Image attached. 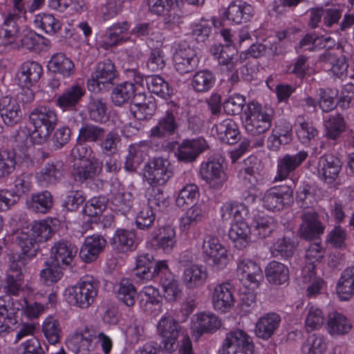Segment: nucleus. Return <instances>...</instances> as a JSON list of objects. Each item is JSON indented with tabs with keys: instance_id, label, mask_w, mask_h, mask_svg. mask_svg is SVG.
<instances>
[{
	"instance_id": "33",
	"label": "nucleus",
	"mask_w": 354,
	"mask_h": 354,
	"mask_svg": "<svg viewBox=\"0 0 354 354\" xmlns=\"http://www.w3.org/2000/svg\"><path fill=\"white\" fill-rule=\"evenodd\" d=\"M250 228L243 221L238 220L232 224L228 232V236L234 247L238 250L245 248L250 242Z\"/></svg>"
},
{
	"instance_id": "54",
	"label": "nucleus",
	"mask_w": 354,
	"mask_h": 354,
	"mask_svg": "<svg viewBox=\"0 0 354 354\" xmlns=\"http://www.w3.org/2000/svg\"><path fill=\"white\" fill-rule=\"evenodd\" d=\"M295 246L290 239H279L272 246L271 252L275 258L288 260L293 256Z\"/></svg>"
},
{
	"instance_id": "23",
	"label": "nucleus",
	"mask_w": 354,
	"mask_h": 354,
	"mask_svg": "<svg viewBox=\"0 0 354 354\" xmlns=\"http://www.w3.org/2000/svg\"><path fill=\"white\" fill-rule=\"evenodd\" d=\"M106 244V240L100 235L93 234L86 237L80 248L79 256L85 263L95 261Z\"/></svg>"
},
{
	"instance_id": "62",
	"label": "nucleus",
	"mask_w": 354,
	"mask_h": 354,
	"mask_svg": "<svg viewBox=\"0 0 354 354\" xmlns=\"http://www.w3.org/2000/svg\"><path fill=\"white\" fill-rule=\"evenodd\" d=\"M198 195V187L194 184L187 185L178 193L176 198V205L183 207L185 205H195V201Z\"/></svg>"
},
{
	"instance_id": "17",
	"label": "nucleus",
	"mask_w": 354,
	"mask_h": 354,
	"mask_svg": "<svg viewBox=\"0 0 354 354\" xmlns=\"http://www.w3.org/2000/svg\"><path fill=\"white\" fill-rule=\"evenodd\" d=\"M118 77V71L115 65L109 59L97 63L95 71L91 74V79L88 80L89 90H95L97 86L100 90V84H113V81Z\"/></svg>"
},
{
	"instance_id": "7",
	"label": "nucleus",
	"mask_w": 354,
	"mask_h": 354,
	"mask_svg": "<svg viewBox=\"0 0 354 354\" xmlns=\"http://www.w3.org/2000/svg\"><path fill=\"white\" fill-rule=\"evenodd\" d=\"M301 223L298 234L301 239L309 241L319 240L324 234L325 225L315 209H306L300 212Z\"/></svg>"
},
{
	"instance_id": "60",
	"label": "nucleus",
	"mask_w": 354,
	"mask_h": 354,
	"mask_svg": "<svg viewBox=\"0 0 354 354\" xmlns=\"http://www.w3.org/2000/svg\"><path fill=\"white\" fill-rule=\"evenodd\" d=\"M319 108L323 112L328 113L336 108L338 101L336 102L337 93L329 88H319L317 93Z\"/></svg>"
},
{
	"instance_id": "29",
	"label": "nucleus",
	"mask_w": 354,
	"mask_h": 354,
	"mask_svg": "<svg viewBox=\"0 0 354 354\" xmlns=\"http://www.w3.org/2000/svg\"><path fill=\"white\" fill-rule=\"evenodd\" d=\"M140 308L147 314H152L159 310L161 299L158 289L152 286L145 287L137 295Z\"/></svg>"
},
{
	"instance_id": "30",
	"label": "nucleus",
	"mask_w": 354,
	"mask_h": 354,
	"mask_svg": "<svg viewBox=\"0 0 354 354\" xmlns=\"http://www.w3.org/2000/svg\"><path fill=\"white\" fill-rule=\"evenodd\" d=\"M47 66L50 73L63 79L71 77L75 73L73 62L62 53L53 55Z\"/></svg>"
},
{
	"instance_id": "21",
	"label": "nucleus",
	"mask_w": 354,
	"mask_h": 354,
	"mask_svg": "<svg viewBox=\"0 0 354 354\" xmlns=\"http://www.w3.org/2000/svg\"><path fill=\"white\" fill-rule=\"evenodd\" d=\"M281 317L276 313H268L259 318L255 324L254 333L257 337L268 340L278 330Z\"/></svg>"
},
{
	"instance_id": "5",
	"label": "nucleus",
	"mask_w": 354,
	"mask_h": 354,
	"mask_svg": "<svg viewBox=\"0 0 354 354\" xmlns=\"http://www.w3.org/2000/svg\"><path fill=\"white\" fill-rule=\"evenodd\" d=\"M293 185L294 182L290 180V185H281L267 190L262 199L263 207L270 211H280L290 207L294 201Z\"/></svg>"
},
{
	"instance_id": "15",
	"label": "nucleus",
	"mask_w": 354,
	"mask_h": 354,
	"mask_svg": "<svg viewBox=\"0 0 354 354\" xmlns=\"http://www.w3.org/2000/svg\"><path fill=\"white\" fill-rule=\"evenodd\" d=\"M158 272L160 273L157 278L163 289L164 298L169 302L178 300L181 295V289L178 281L169 271L167 263H160L157 268Z\"/></svg>"
},
{
	"instance_id": "3",
	"label": "nucleus",
	"mask_w": 354,
	"mask_h": 354,
	"mask_svg": "<svg viewBox=\"0 0 354 354\" xmlns=\"http://www.w3.org/2000/svg\"><path fill=\"white\" fill-rule=\"evenodd\" d=\"M29 121L34 127L30 134L34 144L41 145L49 138L57 123L55 111L46 106L35 108L29 114Z\"/></svg>"
},
{
	"instance_id": "36",
	"label": "nucleus",
	"mask_w": 354,
	"mask_h": 354,
	"mask_svg": "<svg viewBox=\"0 0 354 354\" xmlns=\"http://www.w3.org/2000/svg\"><path fill=\"white\" fill-rule=\"evenodd\" d=\"M207 278V273L202 266L191 265L185 268L182 277L184 285L189 289L202 286Z\"/></svg>"
},
{
	"instance_id": "52",
	"label": "nucleus",
	"mask_w": 354,
	"mask_h": 354,
	"mask_svg": "<svg viewBox=\"0 0 354 354\" xmlns=\"http://www.w3.org/2000/svg\"><path fill=\"white\" fill-rule=\"evenodd\" d=\"M46 268L40 272L41 281L46 286H50L57 283L63 276L64 267L56 265L51 261H45Z\"/></svg>"
},
{
	"instance_id": "9",
	"label": "nucleus",
	"mask_w": 354,
	"mask_h": 354,
	"mask_svg": "<svg viewBox=\"0 0 354 354\" xmlns=\"http://www.w3.org/2000/svg\"><path fill=\"white\" fill-rule=\"evenodd\" d=\"M254 351L252 337L238 329L227 333L218 354H254Z\"/></svg>"
},
{
	"instance_id": "37",
	"label": "nucleus",
	"mask_w": 354,
	"mask_h": 354,
	"mask_svg": "<svg viewBox=\"0 0 354 354\" xmlns=\"http://www.w3.org/2000/svg\"><path fill=\"white\" fill-rule=\"evenodd\" d=\"M64 171V162L55 160L46 163L38 174L37 178L41 183L54 185L61 180Z\"/></svg>"
},
{
	"instance_id": "44",
	"label": "nucleus",
	"mask_w": 354,
	"mask_h": 354,
	"mask_svg": "<svg viewBox=\"0 0 354 354\" xmlns=\"http://www.w3.org/2000/svg\"><path fill=\"white\" fill-rule=\"evenodd\" d=\"M336 289L342 300H348L354 295V266L347 268L342 272Z\"/></svg>"
},
{
	"instance_id": "45",
	"label": "nucleus",
	"mask_w": 354,
	"mask_h": 354,
	"mask_svg": "<svg viewBox=\"0 0 354 354\" xmlns=\"http://www.w3.org/2000/svg\"><path fill=\"white\" fill-rule=\"evenodd\" d=\"M238 272L241 274L242 279H247L255 285H258L263 279V272L260 266L250 259L240 261L238 264Z\"/></svg>"
},
{
	"instance_id": "26",
	"label": "nucleus",
	"mask_w": 354,
	"mask_h": 354,
	"mask_svg": "<svg viewBox=\"0 0 354 354\" xmlns=\"http://www.w3.org/2000/svg\"><path fill=\"white\" fill-rule=\"evenodd\" d=\"M254 15L253 7L241 1L232 2L223 14V19L240 24L249 21Z\"/></svg>"
},
{
	"instance_id": "53",
	"label": "nucleus",
	"mask_w": 354,
	"mask_h": 354,
	"mask_svg": "<svg viewBox=\"0 0 354 354\" xmlns=\"http://www.w3.org/2000/svg\"><path fill=\"white\" fill-rule=\"evenodd\" d=\"M324 125L326 129V138L334 140L337 139L346 129L344 117L339 113L330 115L325 121Z\"/></svg>"
},
{
	"instance_id": "2",
	"label": "nucleus",
	"mask_w": 354,
	"mask_h": 354,
	"mask_svg": "<svg viewBox=\"0 0 354 354\" xmlns=\"http://www.w3.org/2000/svg\"><path fill=\"white\" fill-rule=\"evenodd\" d=\"M245 114V127L247 132L253 136H260L251 140L250 144L254 147H262L264 144L262 134L271 127L274 110L269 106H262L258 102H251L247 104Z\"/></svg>"
},
{
	"instance_id": "16",
	"label": "nucleus",
	"mask_w": 354,
	"mask_h": 354,
	"mask_svg": "<svg viewBox=\"0 0 354 354\" xmlns=\"http://www.w3.org/2000/svg\"><path fill=\"white\" fill-rule=\"evenodd\" d=\"M207 148V143L203 138L186 139L178 145L176 154L179 161L191 163Z\"/></svg>"
},
{
	"instance_id": "48",
	"label": "nucleus",
	"mask_w": 354,
	"mask_h": 354,
	"mask_svg": "<svg viewBox=\"0 0 354 354\" xmlns=\"http://www.w3.org/2000/svg\"><path fill=\"white\" fill-rule=\"evenodd\" d=\"M135 234L126 230H118L111 239L113 248L120 252L131 250L135 245Z\"/></svg>"
},
{
	"instance_id": "11",
	"label": "nucleus",
	"mask_w": 354,
	"mask_h": 354,
	"mask_svg": "<svg viewBox=\"0 0 354 354\" xmlns=\"http://www.w3.org/2000/svg\"><path fill=\"white\" fill-rule=\"evenodd\" d=\"M181 330L182 326L172 317H163L160 319L157 324V331L162 339L164 350L170 353L178 348V337Z\"/></svg>"
},
{
	"instance_id": "42",
	"label": "nucleus",
	"mask_w": 354,
	"mask_h": 354,
	"mask_svg": "<svg viewBox=\"0 0 354 354\" xmlns=\"http://www.w3.org/2000/svg\"><path fill=\"white\" fill-rule=\"evenodd\" d=\"M324 257V251L318 243L311 244L306 251V265L304 268V277L307 279V274H309V281L316 275V263L321 262Z\"/></svg>"
},
{
	"instance_id": "35",
	"label": "nucleus",
	"mask_w": 354,
	"mask_h": 354,
	"mask_svg": "<svg viewBox=\"0 0 354 354\" xmlns=\"http://www.w3.org/2000/svg\"><path fill=\"white\" fill-rule=\"evenodd\" d=\"M26 206L35 213L46 214L50 212L53 205V198L48 191H43L32 194L26 200Z\"/></svg>"
},
{
	"instance_id": "8",
	"label": "nucleus",
	"mask_w": 354,
	"mask_h": 354,
	"mask_svg": "<svg viewBox=\"0 0 354 354\" xmlns=\"http://www.w3.org/2000/svg\"><path fill=\"white\" fill-rule=\"evenodd\" d=\"M202 249L205 262L214 270H223L230 261L227 249L216 237L207 236L203 241Z\"/></svg>"
},
{
	"instance_id": "64",
	"label": "nucleus",
	"mask_w": 354,
	"mask_h": 354,
	"mask_svg": "<svg viewBox=\"0 0 354 354\" xmlns=\"http://www.w3.org/2000/svg\"><path fill=\"white\" fill-rule=\"evenodd\" d=\"M100 142L99 146L102 153L109 156L116 153L120 138L117 132L112 131L105 133L104 138Z\"/></svg>"
},
{
	"instance_id": "18",
	"label": "nucleus",
	"mask_w": 354,
	"mask_h": 354,
	"mask_svg": "<svg viewBox=\"0 0 354 354\" xmlns=\"http://www.w3.org/2000/svg\"><path fill=\"white\" fill-rule=\"evenodd\" d=\"M308 153L306 151H299L295 154H286L278 160L277 174L275 180H284L293 173L302 162L306 160Z\"/></svg>"
},
{
	"instance_id": "38",
	"label": "nucleus",
	"mask_w": 354,
	"mask_h": 354,
	"mask_svg": "<svg viewBox=\"0 0 354 354\" xmlns=\"http://www.w3.org/2000/svg\"><path fill=\"white\" fill-rule=\"evenodd\" d=\"M218 137L221 141L228 145H234L240 139L237 124L227 118L215 125Z\"/></svg>"
},
{
	"instance_id": "58",
	"label": "nucleus",
	"mask_w": 354,
	"mask_h": 354,
	"mask_svg": "<svg viewBox=\"0 0 354 354\" xmlns=\"http://www.w3.org/2000/svg\"><path fill=\"white\" fill-rule=\"evenodd\" d=\"M30 233L39 243H41L51 238L54 230L48 221L43 220L34 222L31 225Z\"/></svg>"
},
{
	"instance_id": "22",
	"label": "nucleus",
	"mask_w": 354,
	"mask_h": 354,
	"mask_svg": "<svg viewBox=\"0 0 354 354\" xmlns=\"http://www.w3.org/2000/svg\"><path fill=\"white\" fill-rule=\"evenodd\" d=\"M234 302L235 299L231 283H223L214 288L212 303L216 310L225 313L234 306Z\"/></svg>"
},
{
	"instance_id": "24",
	"label": "nucleus",
	"mask_w": 354,
	"mask_h": 354,
	"mask_svg": "<svg viewBox=\"0 0 354 354\" xmlns=\"http://www.w3.org/2000/svg\"><path fill=\"white\" fill-rule=\"evenodd\" d=\"M221 326V321L213 314L201 313L192 319V332L196 339L203 333H214Z\"/></svg>"
},
{
	"instance_id": "13",
	"label": "nucleus",
	"mask_w": 354,
	"mask_h": 354,
	"mask_svg": "<svg viewBox=\"0 0 354 354\" xmlns=\"http://www.w3.org/2000/svg\"><path fill=\"white\" fill-rule=\"evenodd\" d=\"M178 107L176 104L167 110L164 116L160 118L156 127L150 131L149 137L151 138L167 139L178 133L180 127L178 118Z\"/></svg>"
},
{
	"instance_id": "10",
	"label": "nucleus",
	"mask_w": 354,
	"mask_h": 354,
	"mask_svg": "<svg viewBox=\"0 0 354 354\" xmlns=\"http://www.w3.org/2000/svg\"><path fill=\"white\" fill-rule=\"evenodd\" d=\"M172 176V166L167 159L154 158L145 166L144 178L151 185H163Z\"/></svg>"
},
{
	"instance_id": "51",
	"label": "nucleus",
	"mask_w": 354,
	"mask_h": 354,
	"mask_svg": "<svg viewBox=\"0 0 354 354\" xmlns=\"http://www.w3.org/2000/svg\"><path fill=\"white\" fill-rule=\"evenodd\" d=\"M105 133L106 130L102 127L92 124H86L80 129L77 141L85 144L98 142L104 138Z\"/></svg>"
},
{
	"instance_id": "27",
	"label": "nucleus",
	"mask_w": 354,
	"mask_h": 354,
	"mask_svg": "<svg viewBox=\"0 0 354 354\" xmlns=\"http://www.w3.org/2000/svg\"><path fill=\"white\" fill-rule=\"evenodd\" d=\"M85 95V89L79 84L66 88L56 100L57 105L64 111H77V106Z\"/></svg>"
},
{
	"instance_id": "57",
	"label": "nucleus",
	"mask_w": 354,
	"mask_h": 354,
	"mask_svg": "<svg viewBox=\"0 0 354 354\" xmlns=\"http://www.w3.org/2000/svg\"><path fill=\"white\" fill-rule=\"evenodd\" d=\"M160 185H151L147 189L148 206L153 209H163L168 205L167 196Z\"/></svg>"
},
{
	"instance_id": "59",
	"label": "nucleus",
	"mask_w": 354,
	"mask_h": 354,
	"mask_svg": "<svg viewBox=\"0 0 354 354\" xmlns=\"http://www.w3.org/2000/svg\"><path fill=\"white\" fill-rule=\"evenodd\" d=\"M129 24L127 21L117 24L110 27L106 32V44L109 46H116L127 40L122 34L129 29Z\"/></svg>"
},
{
	"instance_id": "50",
	"label": "nucleus",
	"mask_w": 354,
	"mask_h": 354,
	"mask_svg": "<svg viewBox=\"0 0 354 354\" xmlns=\"http://www.w3.org/2000/svg\"><path fill=\"white\" fill-rule=\"evenodd\" d=\"M145 80L147 86L151 93L164 99H167L172 95V88L160 75H149Z\"/></svg>"
},
{
	"instance_id": "47",
	"label": "nucleus",
	"mask_w": 354,
	"mask_h": 354,
	"mask_svg": "<svg viewBox=\"0 0 354 354\" xmlns=\"http://www.w3.org/2000/svg\"><path fill=\"white\" fill-rule=\"evenodd\" d=\"M338 51L331 50L325 51L320 55L319 59L322 62H328L330 64V71L337 76L340 77L346 72L348 64L346 62V58L344 55L338 56Z\"/></svg>"
},
{
	"instance_id": "28",
	"label": "nucleus",
	"mask_w": 354,
	"mask_h": 354,
	"mask_svg": "<svg viewBox=\"0 0 354 354\" xmlns=\"http://www.w3.org/2000/svg\"><path fill=\"white\" fill-rule=\"evenodd\" d=\"M102 167L101 161L97 158H92L88 162L75 164L71 174L75 180L84 183L88 180H93L100 173Z\"/></svg>"
},
{
	"instance_id": "49",
	"label": "nucleus",
	"mask_w": 354,
	"mask_h": 354,
	"mask_svg": "<svg viewBox=\"0 0 354 354\" xmlns=\"http://www.w3.org/2000/svg\"><path fill=\"white\" fill-rule=\"evenodd\" d=\"M351 329V324L342 314L335 312L328 315L327 330L331 335H342Z\"/></svg>"
},
{
	"instance_id": "14",
	"label": "nucleus",
	"mask_w": 354,
	"mask_h": 354,
	"mask_svg": "<svg viewBox=\"0 0 354 354\" xmlns=\"http://www.w3.org/2000/svg\"><path fill=\"white\" fill-rule=\"evenodd\" d=\"M77 250L76 245L71 242L64 239L59 240L50 248L49 260L66 268L71 266Z\"/></svg>"
},
{
	"instance_id": "43",
	"label": "nucleus",
	"mask_w": 354,
	"mask_h": 354,
	"mask_svg": "<svg viewBox=\"0 0 354 354\" xmlns=\"http://www.w3.org/2000/svg\"><path fill=\"white\" fill-rule=\"evenodd\" d=\"M216 80V76L212 71L203 69L195 73L191 86L197 93H206L214 87Z\"/></svg>"
},
{
	"instance_id": "40",
	"label": "nucleus",
	"mask_w": 354,
	"mask_h": 354,
	"mask_svg": "<svg viewBox=\"0 0 354 354\" xmlns=\"http://www.w3.org/2000/svg\"><path fill=\"white\" fill-rule=\"evenodd\" d=\"M263 165L261 160L256 156H251L243 162V167L239 174L251 186H254L261 176Z\"/></svg>"
},
{
	"instance_id": "39",
	"label": "nucleus",
	"mask_w": 354,
	"mask_h": 354,
	"mask_svg": "<svg viewBox=\"0 0 354 354\" xmlns=\"http://www.w3.org/2000/svg\"><path fill=\"white\" fill-rule=\"evenodd\" d=\"M87 112L92 121L99 123L105 122L109 118L106 100L91 95L87 104Z\"/></svg>"
},
{
	"instance_id": "4",
	"label": "nucleus",
	"mask_w": 354,
	"mask_h": 354,
	"mask_svg": "<svg viewBox=\"0 0 354 354\" xmlns=\"http://www.w3.org/2000/svg\"><path fill=\"white\" fill-rule=\"evenodd\" d=\"M99 283L91 279L82 280L66 289V296L69 304L77 307L88 308L97 296Z\"/></svg>"
},
{
	"instance_id": "31",
	"label": "nucleus",
	"mask_w": 354,
	"mask_h": 354,
	"mask_svg": "<svg viewBox=\"0 0 354 354\" xmlns=\"http://www.w3.org/2000/svg\"><path fill=\"white\" fill-rule=\"evenodd\" d=\"M267 281L274 286L288 285L290 279L289 268L277 261H270L265 268Z\"/></svg>"
},
{
	"instance_id": "19",
	"label": "nucleus",
	"mask_w": 354,
	"mask_h": 354,
	"mask_svg": "<svg viewBox=\"0 0 354 354\" xmlns=\"http://www.w3.org/2000/svg\"><path fill=\"white\" fill-rule=\"evenodd\" d=\"M0 116L3 123L13 127L22 119V111L17 100L10 96L3 97L0 100Z\"/></svg>"
},
{
	"instance_id": "20",
	"label": "nucleus",
	"mask_w": 354,
	"mask_h": 354,
	"mask_svg": "<svg viewBox=\"0 0 354 354\" xmlns=\"http://www.w3.org/2000/svg\"><path fill=\"white\" fill-rule=\"evenodd\" d=\"M160 263L167 262V261H158L155 262L152 254H140L137 257L133 272L136 276L140 279L150 280L160 275V273L158 272L157 268L159 267Z\"/></svg>"
},
{
	"instance_id": "41",
	"label": "nucleus",
	"mask_w": 354,
	"mask_h": 354,
	"mask_svg": "<svg viewBox=\"0 0 354 354\" xmlns=\"http://www.w3.org/2000/svg\"><path fill=\"white\" fill-rule=\"evenodd\" d=\"M16 241L22 250L21 254L28 258H33L38 255L43 256L40 243L29 232H21L16 237Z\"/></svg>"
},
{
	"instance_id": "6",
	"label": "nucleus",
	"mask_w": 354,
	"mask_h": 354,
	"mask_svg": "<svg viewBox=\"0 0 354 354\" xmlns=\"http://www.w3.org/2000/svg\"><path fill=\"white\" fill-rule=\"evenodd\" d=\"M224 162L225 159L222 156H214L201 165L200 176L211 188L218 189L227 181Z\"/></svg>"
},
{
	"instance_id": "61",
	"label": "nucleus",
	"mask_w": 354,
	"mask_h": 354,
	"mask_svg": "<svg viewBox=\"0 0 354 354\" xmlns=\"http://www.w3.org/2000/svg\"><path fill=\"white\" fill-rule=\"evenodd\" d=\"M326 351V344L322 336L313 334L308 337L302 346L304 354H324Z\"/></svg>"
},
{
	"instance_id": "1",
	"label": "nucleus",
	"mask_w": 354,
	"mask_h": 354,
	"mask_svg": "<svg viewBox=\"0 0 354 354\" xmlns=\"http://www.w3.org/2000/svg\"><path fill=\"white\" fill-rule=\"evenodd\" d=\"M26 256L19 254L10 259V268L4 288L7 295L0 297V337H6L14 330L18 324V312L21 304L15 301L11 295H17L24 281L26 272Z\"/></svg>"
},
{
	"instance_id": "63",
	"label": "nucleus",
	"mask_w": 354,
	"mask_h": 354,
	"mask_svg": "<svg viewBox=\"0 0 354 354\" xmlns=\"http://www.w3.org/2000/svg\"><path fill=\"white\" fill-rule=\"evenodd\" d=\"M15 153L12 151H0V177H7L16 167Z\"/></svg>"
},
{
	"instance_id": "34",
	"label": "nucleus",
	"mask_w": 354,
	"mask_h": 354,
	"mask_svg": "<svg viewBox=\"0 0 354 354\" xmlns=\"http://www.w3.org/2000/svg\"><path fill=\"white\" fill-rule=\"evenodd\" d=\"M152 245L163 252H170L176 244V232L171 226L160 228L151 234Z\"/></svg>"
},
{
	"instance_id": "32",
	"label": "nucleus",
	"mask_w": 354,
	"mask_h": 354,
	"mask_svg": "<svg viewBox=\"0 0 354 354\" xmlns=\"http://www.w3.org/2000/svg\"><path fill=\"white\" fill-rule=\"evenodd\" d=\"M20 17L16 13H8L0 28V46H6L15 41L19 32L17 21Z\"/></svg>"
},
{
	"instance_id": "25",
	"label": "nucleus",
	"mask_w": 354,
	"mask_h": 354,
	"mask_svg": "<svg viewBox=\"0 0 354 354\" xmlns=\"http://www.w3.org/2000/svg\"><path fill=\"white\" fill-rule=\"evenodd\" d=\"M42 72V67L37 62H26L21 65L15 80L21 87H30L39 81Z\"/></svg>"
},
{
	"instance_id": "46",
	"label": "nucleus",
	"mask_w": 354,
	"mask_h": 354,
	"mask_svg": "<svg viewBox=\"0 0 354 354\" xmlns=\"http://www.w3.org/2000/svg\"><path fill=\"white\" fill-rule=\"evenodd\" d=\"M135 89L134 84L124 82L115 86L111 92V98L114 105L121 106L129 104L133 97Z\"/></svg>"
},
{
	"instance_id": "12",
	"label": "nucleus",
	"mask_w": 354,
	"mask_h": 354,
	"mask_svg": "<svg viewBox=\"0 0 354 354\" xmlns=\"http://www.w3.org/2000/svg\"><path fill=\"white\" fill-rule=\"evenodd\" d=\"M342 168L341 160L332 153L324 154L319 157L317 162L319 178L330 187L339 185L337 180Z\"/></svg>"
},
{
	"instance_id": "55",
	"label": "nucleus",
	"mask_w": 354,
	"mask_h": 354,
	"mask_svg": "<svg viewBox=\"0 0 354 354\" xmlns=\"http://www.w3.org/2000/svg\"><path fill=\"white\" fill-rule=\"evenodd\" d=\"M34 23L48 35L55 34L61 28L59 20L50 14L42 13L37 15L35 16Z\"/></svg>"
},
{
	"instance_id": "56",
	"label": "nucleus",
	"mask_w": 354,
	"mask_h": 354,
	"mask_svg": "<svg viewBox=\"0 0 354 354\" xmlns=\"http://www.w3.org/2000/svg\"><path fill=\"white\" fill-rule=\"evenodd\" d=\"M138 294L136 287L128 279H123L120 281L118 297L126 306H133Z\"/></svg>"
}]
</instances>
